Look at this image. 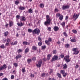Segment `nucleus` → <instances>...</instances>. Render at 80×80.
Segmentation results:
<instances>
[{
	"instance_id": "nucleus-1",
	"label": "nucleus",
	"mask_w": 80,
	"mask_h": 80,
	"mask_svg": "<svg viewBox=\"0 0 80 80\" xmlns=\"http://www.w3.org/2000/svg\"><path fill=\"white\" fill-rule=\"evenodd\" d=\"M40 31L38 28H36L32 31V33L33 34H37L38 35L40 34Z\"/></svg>"
},
{
	"instance_id": "nucleus-2",
	"label": "nucleus",
	"mask_w": 80,
	"mask_h": 80,
	"mask_svg": "<svg viewBox=\"0 0 80 80\" xmlns=\"http://www.w3.org/2000/svg\"><path fill=\"white\" fill-rule=\"evenodd\" d=\"M44 24L45 25L47 26V24H52V22L50 18L47 19L46 21L44 22Z\"/></svg>"
},
{
	"instance_id": "nucleus-3",
	"label": "nucleus",
	"mask_w": 80,
	"mask_h": 80,
	"mask_svg": "<svg viewBox=\"0 0 80 80\" xmlns=\"http://www.w3.org/2000/svg\"><path fill=\"white\" fill-rule=\"evenodd\" d=\"M70 56H67L64 57L63 60H65L66 62L67 63H68L70 62V60L69 59Z\"/></svg>"
},
{
	"instance_id": "nucleus-4",
	"label": "nucleus",
	"mask_w": 80,
	"mask_h": 80,
	"mask_svg": "<svg viewBox=\"0 0 80 80\" xmlns=\"http://www.w3.org/2000/svg\"><path fill=\"white\" fill-rule=\"evenodd\" d=\"M42 64V60H40L38 61V64H37L36 66L38 68H40L41 67V65Z\"/></svg>"
},
{
	"instance_id": "nucleus-5",
	"label": "nucleus",
	"mask_w": 80,
	"mask_h": 80,
	"mask_svg": "<svg viewBox=\"0 0 80 80\" xmlns=\"http://www.w3.org/2000/svg\"><path fill=\"white\" fill-rule=\"evenodd\" d=\"M72 50L73 52H73V54L75 55H78V53H79V51H77V48H72Z\"/></svg>"
},
{
	"instance_id": "nucleus-6",
	"label": "nucleus",
	"mask_w": 80,
	"mask_h": 80,
	"mask_svg": "<svg viewBox=\"0 0 80 80\" xmlns=\"http://www.w3.org/2000/svg\"><path fill=\"white\" fill-rule=\"evenodd\" d=\"M7 68V65L6 64H4L2 66L0 67V71L3 70V69H6Z\"/></svg>"
},
{
	"instance_id": "nucleus-7",
	"label": "nucleus",
	"mask_w": 80,
	"mask_h": 80,
	"mask_svg": "<svg viewBox=\"0 0 80 80\" xmlns=\"http://www.w3.org/2000/svg\"><path fill=\"white\" fill-rule=\"evenodd\" d=\"M58 56H57L55 55L53 57L51 61L52 62H54V61H55V60H57V59H58Z\"/></svg>"
},
{
	"instance_id": "nucleus-8",
	"label": "nucleus",
	"mask_w": 80,
	"mask_h": 80,
	"mask_svg": "<svg viewBox=\"0 0 80 80\" xmlns=\"http://www.w3.org/2000/svg\"><path fill=\"white\" fill-rule=\"evenodd\" d=\"M70 8L69 5H63L62 7V10H67Z\"/></svg>"
},
{
	"instance_id": "nucleus-9",
	"label": "nucleus",
	"mask_w": 80,
	"mask_h": 80,
	"mask_svg": "<svg viewBox=\"0 0 80 80\" xmlns=\"http://www.w3.org/2000/svg\"><path fill=\"white\" fill-rule=\"evenodd\" d=\"M48 75V74L46 73H42L41 74V76L42 77H47V76Z\"/></svg>"
},
{
	"instance_id": "nucleus-10",
	"label": "nucleus",
	"mask_w": 80,
	"mask_h": 80,
	"mask_svg": "<svg viewBox=\"0 0 80 80\" xmlns=\"http://www.w3.org/2000/svg\"><path fill=\"white\" fill-rule=\"evenodd\" d=\"M79 15L80 14H78V15H77L76 14H74V15L73 16V18H75L74 19V20H75L77 19L78 17V16H79Z\"/></svg>"
},
{
	"instance_id": "nucleus-11",
	"label": "nucleus",
	"mask_w": 80,
	"mask_h": 80,
	"mask_svg": "<svg viewBox=\"0 0 80 80\" xmlns=\"http://www.w3.org/2000/svg\"><path fill=\"white\" fill-rule=\"evenodd\" d=\"M22 58V55L20 54H18L15 57V58L17 60L18 59V58Z\"/></svg>"
},
{
	"instance_id": "nucleus-12",
	"label": "nucleus",
	"mask_w": 80,
	"mask_h": 80,
	"mask_svg": "<svg viewBox=\"0 0 80 80\" xmlns=\"http://www.w3.org/2000/svg\"><path fill=\"white\" fill-rule=\"evenodd\" d=\"M18 8L20 10H24L25 9V7H22L21 6H20Z\"/></svg>"
},
{
	"instance_id": "nucleus-13",
	"label": "nucleus",
	"mask_w": 80,
	"mask_h": 80,
	"mask_svg": "<svg viewBox=\"0 0 80 80\" xmlns=\"http://www.w3.org/2000/svg\"><path fill=\"white\" fill-rule=\"evenodd\" d=\"M53 29H54L55 32H57V31L59 30V28L57 26H55Z\"/></svg>"
},
{
	"instance_id": "nucleus-14",
	"label": "nucleus",
	"mask_w": 80,
	"mask_h": 80,
	"mask_svg": "<svg viewBox=\"0 0 80 80\" xmlns=\"http://www.w3.org/2000/svg\"><path fill=\"white\" fill-rule=\"evenodd\" d=\"M17 25L18 26H19V27H22V26H23V23H22V22H21L20 23L19 22L18 23Z\"/></svg>"
},
{
	"instance_id": "nucleus-15",
	"label": "nucleus",
	"mask_w": 80,
	"mask_h": 80,
	"mask_svg": "<svg viewBox=\"0 0 80 80\" xmlns=\"http://www.w3.org/2000/svg\"><path fill=\"white\" fill-rule=\"evenodd\" d=\"M13 25V22L12 21H11L9 22V26L10 27H11Z\"/></svg>"
},
{
	"instance_id": "nucleus-16",
	"label": "nucleus",
	"mask_w": 80,
	"mask_h": 80,
	"mask_svg": "<svg viewBox=\"0 0 80 80\" xmlns=\"http://www.w3.org/2000/svg\"><path fill=\"white\" fill-rule=\"evenodd\" d=\"M29 48H27L25 49V53H28V52H29Z\"/></svg>"
},
{
	"instance_id": "nucleus-17",
	"label": "nucleus",
	"mask_w": 80,
	"mask_h": 80,
	"mask_svg": "<svg viewBox=\"0 0 80 80\" xmlns=\"http://www.w3.org/2000/svg\"><path fill=\"white\" fill-rule=\"evenodd\" d=\"M37 48L36 46H33L32 47V50H37Z\"/></svg>"
},
{
	"instance_id": "nucleus-18",
	"label": "nucleus",
	"mask_w": 80,
	"mask_h": 80,
	"mask_svg": "<svg viewBox=\"0 0 80 80\" xmlns=\"http://www.w3.org/2000/svg\"><path fill=\"white\" fill-rule=\"evenodd\" d=\"M50 57H51V55L50 54H48L47 55V59L48 60H50Z\"/></svg>"
},
{
	"instance_id": "nucleus-19",
	"label": "nucleus",
	"mask_w": 80,
	"mask_h": 80,
	"mask_svg": "<svg viewBox=\"0 0 80 80\" xmlns=\"http://www.w3.org/2000/svg\"><path fill=\"white\" fill-rule=\"evenodd\" d=\"M28 12L29 13H33V10H32V9L30 8L28 10Z\"/></svg>"
},
{
	"instance_id": "nucleus-20",
	"label": "nucleus",
	"mask_w": 80,
	"mask_h": 80,
	"mask_svg": "<svg viewBox=\"0 0 80 80\" xmlns=\"http://www.w3.org/2000/svg\"><path fill=\"white\" fill-rule=\"evenodd\" d=\"M45 43L47 45H49V44H50V42L47 40L45 41Z\"/></svg>"
},
{
	"instance_id": "nucleus-21",
	"label": "nucleus",
	"mask_w": 80,
	"mask_h": 80,
	"mask_svg": "<svg viewBox=\"0 0 80 80\" xmlns=\"http://www.w3.org/2000/svg\"><path fill=\"white\" fill-rule=\"evenodd\" d=\"M28 31L29 33H32V32H33V31H32V29L30 28L28 29Z\"/></svg>"
},
{
	"instance_id": "nucleus-22",
	"label": "nucleus",
	"mask_w": 80,
	"mask_h": 80,
	"mask_svg": "<svg viewBox=\"0 0 80 80\" xmlns=\"http://www.w3.org/2000/svg\"><path fill=\"white\" fill-rule=\"evenodd\" d=\"M57 75L59 77V78H62V76H61V74L59 73H58L57 74Z\"/></svg>"
},
{
	"instance_id": "nucleus-23",
	"label": "nucleus",
	"mask_w": 80,
	"mask_h": 80,
	"mask_svg": "<svg viewBox=\"0 0 80 80\" xmlns=\"http://www.w3.org/2000/svg\"><path fill=\"white\" fill-rule=\"evenodd\" d=\"M60 73H61V74H63L65 73V71L63 70H61L60 71Z\"/></svg>"
},
{
	"instance_id": "nucleus-24",
	"label": "nucleus",
	"mask_w": 80,
	"mask_h": 80,
	"mask_svg": "<svg viewBox=\"0 0 80 80\" xmlns=\"http://www.w3.org/2000/svg\"><path fill=\"white\" fill-rule=\"evenodd\" d=\"M63 18V16L61 15L59 19L60 20H62Z\"/></svg>"
},
{
	"instance_id": "nucleus-25",
	"label": "nucleus",
	"mask_w": 80,
	"mask_h": 80,
	"mask_svg": "<svg viewBox=\"0 0 80 80\" xmlns=\"http://www.w3.org/2000/svg\"><path fill=\"white\" fill-rule=\"evenodd\" d=\"M71 42H75L76 40L75 39H72L71 40Z\"/></svg>"
},
{
	"instance_id": "nucleus-26",
	"label": "nucleus",
	"mask_w": 80,
	"mask_h": 80,
	"mask_svg": "<svg viewBox=\"0 0 80 80\" xmlns=\"http://www.w3.org/2000/svg\"><path fill=\"white\" fill-rule=\"evenodd\" d=\"M22 21H23V20H24V21H25V20H26V19L25 18V17H23V16H22Z\"/></svg>"
},
{
	"instance_id": "nucleus-27",
	"label": "nucleus",
	"mask_w": 80,
	"mask_h": 80,
	"mask_svg": "<svg viewBox=\"0 0 80 80\" xmlns=\"http://www.w3.org/2000/svg\"><path fill=\"white\" fill-rule=\"evenodd\" d=\"M19 3V1H16L15 2V4L16 5H18V4Z\"/></svg>"
},
{
	"instance_id": "nucleus-28",
	"label": "nucleus",
	"mask_w": 80,
	"mask_h": 80,
	"mask_svg": "<svg viewBox=\"0 0 80 80\" xmlns=\"http://www.w3.org/2000/svg\"><path fill=\"white\" fill-rule=\"evenodd\" d=\"M27 61L28 63H30L32 62V60H31V59H28Z\"/></svg>"
},
{
	"instance_id": "nucleus-29",
	"label": "nucleus",
	"mask_w": 80,
	"mask_h": 80,
	"mask_svg": "<svg viewBox=\"0 0 80 80\" xmlns=\"http://www.w3.org/2000/svg\"><path fill=\"white\" fill-rule=\"evenodd\" d=\"M65 23L64 22H63L61 23V25H62V27H63L65 26Z\"/></svg>"
},
{
	"instance_id": "nucleus-30",
	"label": "nucleus",
	"mask_w": 80,
	"mask_h": 80,
	"mask_svg": "<svg viewBox=\"0 0 80 80\" xmlns=\"http://www.w3.org/2000/svg\"><path fill=\"white\" fill-rule=\"evenodd\" d=\"M38 45L39 46H42V42L41 41L39 42L38 43Z\"/></svg>"
},
{
	"instance_id": "nucleus-31",
	"label": "nucleus",
	"mask_w": 80,
	"mask_h": 80,
	"mask_svg": "<svg viewBox=\"0 0 80 80\" xmlns=\"http://www.w3.org/2000/svg\"><path fill=\"white\" fill-rule=\"evenodd\" d=\"M8 35V32L7 31L5 32L4 33V35L5 37H7Z\"/></svg>"
},
{
	"instance_id": "nucleus-32",
	"label": "nucleus",
	"mask_w": 80,
	"mask_h": 80,
	"mask_svg": "<svg viewBox=\"0 0 80 80\" xmlns=\"http://www.w3.org/2000/svg\"><path fill=\"white\" fill-rule=\"evenodd\" d=\"M63 34L64 35V36H65V37H67L68 36V35H67V34L65 32H64L63 33Z\"/></svg>"
},
{
	"instance_id": "nucleus-33",
	"label": "nucleus",
	"mask_w": 80,
	"mask_h": 80,
	"mask_svg": "<svg viewBox=\"0 0 80 80\" xmlns=\"http://www.w3.org/2000/svg\"><path fill=\"white\" fill-rule=\"evenodd\" d=\"M67 73H64L63 74H62V76H63V77H66L67 76Z\"/></svg>"
},
{
	"instance_id": "nucleus-34",
	"label": "nucleus",
	"mask_w": 80,
	"mask_h": 80,
	"mask_svg": "<svg viewBox=\"0 0 80 80\" xmlns=\"http://www.w3.org/2000/svg\"><path fill=\"white\" fill-rule=\"evenodd\" d=\"M13 65L14 66V67H18V64L17 63H13Z\"/></svg>"
},
{
	"instance_id": "nucleus-35",
	"label": "nucleus",
	"mask_w": 80,
	"mask_h": 80,
	"mask_svg": "<svg viewBox=\"0 0 80 80\" xmlns=\"http://www.w3.org/2000/svg\"><path fill=\"white\" fill-rule=\"evenodd\" d=\"M49 42H51L52 41V38H48V40Z\"/></svg>"
},
{
	"instance_id": "nucleus-36",
	"label": "nucleus",
	"mask_w": 80,
	"mask_h": 80,
	"mask_svg": "<svg viewBox=\"0 0 80 80\" xmlns=\"http://www.w3.org/2000/svg\"><path fill=\"white\" fill-rule=\"evenodd\" d=\"M40 7L41 8H43L44 7V5L43 4H40Z\"/></svg>"
},
{
	"instance_id": "nucleus-37",
	"label": "nucleus",
	"mask_w": 80,
	"mask_h": 80,
	"mask_svg": "<svg viewBox=\"0 0 80 80\" xmlns=\"http://www.w3.org/2000/svg\"><path fill=\"white\" fill-rule=\"evenodd\" d=\"M22 73H24V72H25V67H24L22 69Z\"/></svg>"
},
{
	"instance_id": "nucleus-38",
	"label": "nucleus",
	"mask_w": 80,
	"mask_h": 80,
	"mask_svg": "<svg viewBox=\"0 0 80 80\" xmlns=\"http://www.w3.org/2000/svg\"><path fill=\"white\" fill-rule=\"evenodd\" d=\"M47 48V46H46L44 45V46H43L42 47V49H45V48Z\"/></svg>"
},
{
	"instance_id": "nucleus-39",
	"label": "nucleus",
	"mask_w": 80,
	"mask_h": 80,
	"mask_svg": "<svg viewBox=\"0 0 80 80\" xmlns=\"http://www.w3.org/2000/svg\"><path fill=\"white\" fill-rule=\"evenodd\" d=\"M65 46L66 48H68V47H70V45H69L68 44H67L65 45Z\"/></svg>"
},
{
	"instance_id": "nucleus-40",
	"label": "nucleus",
	"mask_w": 80,
	"mask_h": 80,
	"mask_svg": "<svg viewBox=\"0 0 80 80\" xmlns=\"http://www.w3.org/2000/svg\"><path fill=\"white\" fill-rule=\"evenodd\" d=\"M14 78H15V76H14V75H12L11 76V79H14Z\"/></svg>"
},
{
	"instance_id": "nucleus-41",
	"label": "nucleus",
	"mask_w": 80,
	"mask_h": 80,
	"mask_svg": "<svg viewBox=\"0 0 80 80\" xmlns=\"http://www.w3.org/2000/svg\"><path fill=\"white\" fill-rule=\"evenodd\" d=\"M64 56H65L64 55L62 54H61L60 55V57L62 58H63V57H64Z\"/></svg>"
},
{
	"instance_id": "nucleus-42",
	"label": "nucleus",
	"mask_w": 80,
	"mask_h": 80,
	"mask_svg": "<svg viewBox=\"0 0 80 80\" xmlns=\"http://www.w3.org/2000/svg\"><path fill=\"white\" fill-rule=\"evenodd\" d=\"M53 70L52 69H50V73H53Z\"/></svg>"
},
{
	"instance_id": "nucleus-43",
	"label": "nucleus",
	"mask_w": 80,
	"mask_h": 80,
	"mask_svg": "<svg viewBox=\"0 0 80 80\" xmlns=\"http://www.w3.org/2000/svg\"><path fill=\"white\" fill-rule=\"evenodd\" d=\"M38 40H39V41L42 40V38H40V36L38 37Z\"/></svg>"
},
{
	"instance_id": "nucleus-44",
	"label": "nucleus",
	"mask_w": 80,
	"mask_h": 80,
	"mask_svg": "<svg viewBox=\"0 0 80 80\" xmlns=\"http://www.w3.org/2000/svg\"><path fill=\"white\" fill-rule=\"evenodd\" d=\"M72 32H73V33H77V31L75 30H73Z\"/></svg>"
},
{
	"instance_id": "nucleus-45",
	"label": "nucleus",
	"mask_w": 80,
	"mask_h": 80,
	"mask_svg": "<svg viewBox=\"0 0 80 80\" xmlns=\"http://www.w3.org/2000/svg\"><path fill=\"white\" fill-rule=\"evenodd\" d=\"M32 60H33V61H35V60H36V58L33 57V58H32Z\"/></svg>"
},
{
	"instance_id": "nucleus-46",
	"label": "nucleus",
	"mask_w": 80,
	"mask_h": 80,
	"mask_svg": "<svg viewBox=\"0 0 80 80\" xmlns=\"http://www.w3.org/2000/svg\"><path fill=\"white\" fill-rule=\"evenodd\" d=\"M22 49H19L18 50V53H20V52H22Z\"/></svg>"
},
{
	"instance_id": "nucleus-47",
	"label": "nucleus",
	"mask_w": 80,
	"mask_h": 80,
	"mask_svg": "<svg viewBox=\"0 0 80 80\" xmlns=\"http://www.w3.org/2000/svg\"><path fill=\"white\" fill-rule=\"evenodd\" d=\"M17 43H18L17 41L14 42V43H13V45H17Z\"/></svg>"
},
{
	"instance_id": "nucleus-48",
	"label": "nucleus",
	"mask_w": 80,
	"mask_h": 80,
	"mask_svg": "<svg viewBox=\"0 0 80 80\" xmlns=\"http://www.w3.org/2000/svg\"><path fill=\"white\" fill-rule=\"evenodd\" d=\"M48 31H51V27H48Z\"/></svg>"
},
{
	"instance_id": "nucleus-49",
	"label": "nucleus",
	"mask_w": 80,
	"mask_h": 80,
	"mask_svg": "<svg viewBox=\"0 0 80 80\" xmlns=\"http://www.w3.org/2000/svg\"><path fill=\"white\" fill-rule=\"evenodd\" d=\"M63 66H64L63 68H67V64H65L64 65H63Z\"/></svg>"
},
{
	"instance_id": "nucleus-50",
	"label": "nucleus",
	"mask_w": 80,
	"mask_h": 80,
	"mask_svg": "<svg viewBox=\"0 0 80 80\" xmlns=\"http://www.w3.org/2000/svg\"><path fill=\"white\" fill-rule=\"evenodd\" d=\"M56 52L57 51L55 50H53V51H52L53 53V54H55L56 53Z\"/></svg>"
},
{
	"instance_id": "nucleus-51",
	"label": "nucleus",
	"mask_w": 80,
	"mask_h": 80,
	"mask_svg": "<svg viewBox=\"0 0 80 80\" xmlns=\"http://www.w3.org/2000/svg\"><path fill=\"white\" fill-rule=\"evenodd\" d=\"M10 41V39L9 38H7V42L8 43H9Z\"/></svg>"
},
{
	"instance_id": "nucleus-52",
	"label": "nucleus",
	"mask_w": 80,
	"mask_h": 80,
	"mask_svg": "<svg viewBox=\"0 0 80 80\" xmlns=\"http://www.w3.org/2000/svg\"><path fill=\"white\" fill-rule=\"evenodd\" d=\"M31 77L32 78H33V77H34V74H31Z\"/></svg>"
},
{
	"instance_id": "nucleus-53",
	"label": "nucleus",
	"mask_w": 80,
	"mask_h": 80,
	"mask_svg": "<svg viewBox=\"0 0 80 80\" xmlns=\"http://www.w3.org/2000/svg\"><path fill=\"white\" fill-rule=\"evenodd\" d=\"M59 11L58 10V8H55V11L57 12H58Z\"/></svg>"
},
{
	"instance_id": "nucleus-54",
	"label": "nucleus",
	"mask_w": 80,
	"mask_h": 80,
	"mask_svg": "<svg viewBox=\"0 0 80 80\" xmlns=\"http://www.w3.org/2000/svg\"><path fill=\"white\" fill-rule=\"evenodd\" d=\"M16 18H18V19H19L20 18V16L19 15L16 16Z\"/></svg>"
},
{
	"instance_id": "nucleus-55",
	"label": "nucleus",
	"mask_w": 80,
	"mask_h": 80,
	"mask_svg": "<svg viewBox=\"0 0 80 80\" xmlns=\"http://www.w3.org/2000/svg\"><path fill=\"white\" fill-rule=\"evenodd\" d=\"M26 43H27V42L25 41H23L22 42V44L23 45H26Z\"/></svg>"
},
{
	"instance_id": "nucleus-56",
	"label": "nucleus",
	"mask_w": 80,
	"mask_h": 80,
	"mask_svg": "<svg viewBox=\"0 0 80 80\" xmlns=\"http://www.w3.org/2000/svg\"><path fill=\"white\" fill-rule=\"evenodd\" d=\"M8 67V69H10L11 68H12L11 67V66L10 65H9Z\"/></svg>"
},
{
	"instance_id": "nucleus-57",
	"label": "nucleus",
	"mask_w": 80,
	"mask_h": 80,
	"mask_svg": "<svg viewBox=\"0 0 80 80\" xmlns=\"http://www.w3.org/2000/svg\"><path fill=\"white\" fill-rule=\"evenodd\" d=\"M30 45V42H26V45Z\"/></svg>"
},
{
	"instance_id": "nucleus-58",
	"label": "nucleus",
	"mask_w": 80,
	"mask_h": 80,
	"mask_svg": "<svg viewBox=\"0 0 80 80\" xmlns=\"http://www.w3.org/2000/svg\"><path fill=\"white\" fill-rule=\"evenodd\" d=\"M0 47L1 48H5V46H4V45H2L0 46Z\"/></svg>"
},
{
	"instance_id": "nucleus-59",
	"label": "nucleus",
	"mask_w": 80,
	"mask_h": 80,
	"mask_svg": "<svg viewBox=\"0 0 80 80\" xmlns=\"http://www.w3.org/2000/svg\"><path fill=\"white\" fill-rule=\"evenodd\" d=\"M46 18H47V19H49V17H50L48 15H47V16H46Z\"/></svg>"
},
{
	"instance_id": "nucleus-60",
	"label": "nucleus",
	"mask_w": 80,
	"mask_h": 80,
	"mask_svg": "<svg viewBox=\"0 0 80 80\" xmlns=\"http://www.w3.org/2000/svg\"><path fill=\"white\" fill-rule=\"evenodd\" d=\"M2 80H8V78H3L2 79Z\"/></svg>"
},
{
	"instance_id": "nucleus-61",
	"label": "nucleus",
	"mask_w": 80,
	"mask_h": 80,
	"mask_svg": "<svg viewBox=\"0 0 80 80\" xmlns=\"http://www.w3.org/2000/svg\"><path fill=\"white\" fill-rule=\"evenodd\" d=\"M56 15L58 17H59V16H60V13H58L56 14Z\"/></svg>"
},
{
	"instance_id": "nucleus-62",
	"label": "nucleus",
	"mask_w": 80,
	"mask_h": 80,
	"mask_svg": "<svg viewBox=\"0 0 80 80\" xmlns=\"http://www.w3.org/2000/svg\"><path fill=\"white\" fill-rule=\"evenodd\" d=\"M9 44V42L7 43L6 44V46H8Z\"/></svg>"
},
{
	"instance_id": "nucleus-63",
	"label": "nucleus",
	"mask_w": 80,
	"mask_h": 80,
	"mask_svg": "<svg viewBox=\"0 0 80 80\" xmlns=\"http://www.w3.org/2000/svg\"><path fill=\"white\" fill-rule=\"evenodd\" d=\"M3 74L2 73H0V76H2V75H3Z\"/></svg>"
},
{
	"instance_id": "nucleus-64",
	"label": "nucleus",
	"mask_w": 80,
	"mask_h": 80,
	"mask_svg": "<svg viewBox=\"0 0 80 80\" xmlns=\"http://www.w3.org/2000/svg\"><path fill=\"white\" fill-rule=\"evenodd\" d=\"M78 68V65L76 64V68Z\"/></svg>"
}]
</instances>
